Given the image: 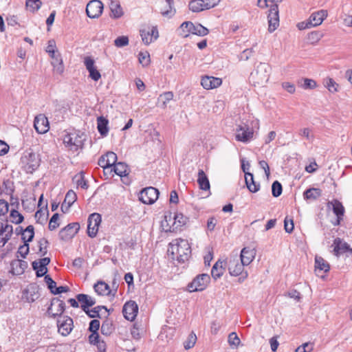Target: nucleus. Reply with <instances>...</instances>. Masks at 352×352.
I'll use <instances>...</instances> for the list:
<instances>
[{
    "mask_svg": "<svg viewBox=\"0 0 352 352\" xmlns=\"http://www.w3.org/2000/svg\"><path fill=\"white\" fill-rule=\"evenodd\" d=\"M283 0H258V6L262 8L270 7L268 19V31L273 32L279 26V14L278 3Z\"/></svg>",
    "mask_w": 352,
    "mask_h": 352,
    "instance_id": "nucleus-1",
    "label": "nucleus"
},
{
    "mask_svg": "<svg viewBox=\"0 0 352 352\" xmlns=\"http://www.w3.org/2000/svg\"><path fill=\"white\" fill-rule=\"evenodd\" d=\"M175 243L170 244L171 253L175 255L179 263L188 261L191 254V248L186 239H175Z\"/></svg>",
    "mask_w": 352,
    "mask_h": 352,
    "instance_id": "nucleus-2",
    "label": "nucleus"
},
{
    "mask_svg": "<svg viewBox=\"0 0 352 352\" xmlns=\"http://www.w3.org/2000/svg\"><path fill=\"white\" fill-rule=\"evenodd\" d=\"M188 221V218L182 213L176 212L173 217L172 214L169 213L168 215L165 216V220L162 222V226H165L164 223H166V226L168 227L166 230V232H177L185 226Z\"/></svg>",
    "mask_w": 352,
    "mask_h": 352,
    "instance_id": "nucleus-3",
    "label": "nucleus"
},
{
    "mask_svg": "<svg viewBox=\"0 0 352 352\" xmlns=\"http://www.w3.org/2000/svg\"><path fill=\"white\" fill-rule=\"evenodd\" d=\"M271 72L270 66L265 63H260L256 69L250 74V80L254 85L266 83L270 78Z\"/></svg>",
    "mask_w": 352,
    "mask_h": 352,
    "instance_id": "nucleus-4",
    "label": "nucleus"
},
{
    "mask_svg": "<svg viewBox=\"0 0 352 352\" xmlns=\"http://www.w3.org/2000/svg\"><path fill=\"white\" fill-rule=\"evenodd\" d=\"M41 159L32 149L26 150L22 157L21 163L27 173H32L40 166Z\"/></svg>",
    "mask_w": 352,
    "mask_h": 352,
    "instance_id": "nucleus-5",
    "label": "nucleus"
},
{
    "mask_svg": "<svg viewBox=\"0 0 352 352\" xmlns=\"http://www.w3.org/2000/svg\"><path fill=\"white\" fill-rule=\"evenodd\" d=\"M181 36L186 38L190 34L204 36L209 33V30L199 23L194 24L191 21H185L180 25Z\"/></svg>",
    "mask_w": 352,
    "mask_h": 352,
    "instance_id": "nucleus-6",
    "label": "nucleus"
},
{
    "mask_svg": "<svg viewBox=\"0 0 352 352\" xmlns=\"http://www.w3.org/2000/svg\"><path fill=\"white\" fill-rule=\"evenodd\" d=\"M85 141V135L80 131L67 133L63 138V143L73 151L82 148Z\"/></svg>",
    "mask_w": 352,
    "mask_h": 352,
    "instance_id": "nucleus-7",
    "label": "nucleus"
},
{
    "mask_svg": "<svg viewBox=\"0 0 352 352\" xmlns=\"http://www.w3.org/2000/svg\"><path fill=\"white\" fill-rule=\"evenodd\" d=\"M210 278L208 274H199L188 285V290L190 292L203 291L206 289L208 284L210 283Z\"/></svg>",
    "mask_w": 352,
    "mask_h": 352,
    "instance_id": "nucleus-8",
    "label": "nucleus"
},
{
    "mask_svg": "<svg viewBox=\"0 0 352 352\" xmlns=\"http://www.w3.org/2000/svg\"><path fill=\"white\" fill-rule=\"evenodd\" d=\"M219 0H191L189 3V9L194 12H199L215 7Z\"/></svg>",
    "mask_w": 352,
    "mask_h": 352,
    "instance_id": "nucleus-9",
    "label": "nucleus"
},
{
    "mask_svg": "<svg viewBox=\"0 0 352 352\" xmlns=\"http://www.w3.org/2000/svg\"><path fill=\"white\" fill-rule=\"evenodd\" d=\"M65 310V302L60 300L58 298H53L51 300L50 305L47 308V314L53 318L57 316L60 318Z\"/></svg>",
    "mask_w": 352,
    "mask_h": 352,
    "instance_id": "nucleus-10",
    "label": "nucleus"
},
{
    "mask_svg": "<svg viewBox=\"0 0 352 352\" xmlns=\"http://www.w3.org/2000/svg\"><path fill=\"white\" fill-rule=\"evenodd\" d=\"M159 191L154 187H146L142 190L139 195V199L144 204H153L157 199Z\"/></svg>",
    "mask_w": 352,
    "mask_h": 352,
    "instance_id": "nucleus-11",
    "label": "nucleus"
},
{
    "mask_svg": "<svg viewBox=\"0 0 352 352\" xmlns=\"http://www.w3.org/2000/svg\"><path fill=\"white\" fill-rule=\"evenodd\" d=\"M58 332L63 336H68L74 328V322L68 316H63L57 320Z\"/></svg>",
    "mask_w": 352,
    "mask_h": 352,
    "instance_id": "nucleus-12",
    "label": "nucleus"
},
{
    "mask_svg": "<svg viewBox=\"0 0 352 352\" xmlns=\"http://www.w3.org/2000/svg\"><path fill=\"white\" fill-rule=\"evenodd\" d=\"M116 161L117 155L112 151H109L99 158L98 164L104 169V172L110 170V173H112V166L115 164Z\"/></svg>",
    "mask_w": 352,
    "mask_h": 352,
    "instance_id": "nucleus-13",
    "label": "nucleus"
},
{
    "mask_svg": "<svg viewBox=\"0 0 352 352\" xmlns=\"http://www.w3.org/2000/svg\"><path fill=\"white\" fill-rule=\"evenodd\" d=\"M80 225L78 223H72L62 228L59 232V238L64 241L72 239L78 232Z\"/></svg>",
    "mask_w": 352,
    "mask_h": 352,
    "instance_id": "nucleus-14",
    "label": "nucleus"
},
{
    "mask_svg": "<svg viewBox=\"0 0 352 352\" xmlns=\"http://www.w3.org/2000/svg\"><path fill=\"white\" fill-rule=\"evenodd\" d=\"M102 217L98 213H93L88 218L87 234L94 238L96 236Z\"/></svg>",
    "mask_w": 352,
    "mask_h": 352,
    "instance_id": "nucleus-15",
    "label": "nucleus"
},
{
    "mask_svg": "<svg viewBox=\"0 0 352 352\" xmlns=\"http://www.w3.org/2000/svg\"><path fill=\"white\" fill-rule=\"evenodd\" d=\"M103 10V4L99 0L90 1L86 7L87 15L91 19L98 18Z\"/></svg>",
    "mask_w": 352,
    "mask_h": 352,
    "instance_id": "nucleus-16",
    "label": "nucleus"
},
{
    "mask_svg": "<svg viewBox=\"0 0 352 352\" xmlns=\"http://www.w3.org/2000/svg\"><path fill=\"white\" fill-rule=\"evenodd\" d=\"M13 233L12 226L8 223H4L0 219V248H3L10 239Z\"/></svg>",
    "mask_w": 352,
    "mask_h": 352,
    "instance_id": "nucleus-17",
    "label": "nucleus"
},
{
    "mask_svg": "<svg viewBox=\"0 0 352 352\" xmlns=\"http://www.w3.org/2000/svg\"><path fill=\"white\" fill-rule=\"evenodd\" d=\"M122 312L127 320L133 321L138 314V306L135 301L130 300L124 305Z\"/></svg>",
    "mask_w": 352,
    "mask_h": 352,
    "instance_id": "nucleus-18",
    "label": "nucleus"
},
{
    "mask_svg": "<svg viewBox=\"0 0 352 352\" xmlns=\"http://www.w3.org/2000/svg\"><path fill=\"white\" fill-rule=\"evenodd\" d=\"M253 130L247 125H240L236 129V140L239 142H248L253 138Z\"/></svg>",
    "mask_w": 352,
    "mask_h": 352,
    "instance_id": "nucleus-19",
    "label": "nucleus"
},
{
    "mask_svg": "<svg viewBox=\"0 0 352 352\" xmlns=\"http://www.w3.org/2000/svg\"><path fill=\"white\" fill-rule=\"evenodd\" d=\"M34 126L36 132L40 134L47 133L50 129L47 118L43 114H40L36 116L34 118Z\"/></svg>",
    "mask_w": 352,
    "mask_h": 352,
    "instance_id": "nucleus-20",
    "label": "nucleus"
},
{
    "mask_svg": "<svg viewBox=\"0 0 352 352\" xmlns=\"http://www.w3.org/2000/svg\"><path fill=\"white\" fill-rule=\"evenodd\" d=\"M84 65L87 70L89 72V76L92 80L98 81L101 78L100 73L95 66V61L91 56L85 57Z\"/></svg>",
    "mask_w": 352,
    "mask_h": 352,
    "instance_id": "nucleus-21",
    "label": "nucleus"
},
{
    "mask_svg": "<svg viewBox=\"0 0 352 352\" xmlns=\"http://www.w3.org/2000/svg\"><path fill=\"white\" fill-rule=\"evenodd\" d=\"M333 246H334L333 252L336 256H339L340 254L345 252H349L350 256H352V248L340 238L337 237L334 239Z\"/></svg>",
    "mask_w": 352,
    "mask_h": 352,
    "instance_id": "nucleus-22",
    "label": "nucleus"
},
{
    "mask_svg": "<svg viewBox=\"0 0 352 352\" xmlns=\"http://www.w3.org/2000/svg\"><path fill=\"white\" fill-rule=\"evenodd\" d=\"M140 35L143 43L146 45H148L158 38L159 34L157 28L153 26L151 28H148V30H140Z\"/></svg>",
    "mask_w": 352,
    "mask_h": 352,
    "instance_id": "nucleus-23",
    "label": "nucleus"
},
{
    "mask_svg": "<svg viewBox=\"0 0 352 352\" xmlns=\"http://www.w3.org/2000/svg\"><path fill=\"white\" fill-rule=\"evenodd\" d=\"M76 298L80 304V308L85 312L88 311L89 307L94 306L96 302L95 298L87 294H79L76 295Z\"/></svg>",
    "mask_w": 352,
    "mask_h": 352,
    "instance_id": "nucleus-24",
    "label": "nucleus"
},
{
    "mask_svg": "<svg viewBox=\"0 0 352 352\" xmlns=\"http://www.w3.org/2000/svg\"><path fill=\"white\" fill-rule=\"evenodd\" d=\"M241 168L243 169V171L245 173V184H246L248 189L251 192H258L260 189V184L258 183H256L254 182L253 174L245 170V164H242Z\"/></svg>",
    "mask_w": 352,
    "mask_h": 352,
    "instance_id": "nucleus-25",
    "label": "nucleus"
},
{
    "mask_svg": "<svg viewBox=\"0 0 352 352\" xmlns=\"http://www.w3.org/2000/svg\"><path fill=\"white\" fill-rule=\"evenodd\" d=\"M222 84V80L220 78L206 76L202 77L201 85L206 89H212L219 87Z\"/></svg>",
    "mask_w": 352,
    "mask_h": 352,
    "instance_id": "nucleus-26",
    "label": "nucleus"
},
{
    "mask_svg": "<svg viewBox=\"0 0 352 352\" xmlns=\"http://www.w3.org/2000/svg\"><path fill=\"white\" fill-rule=\"evenodd\" d=\"M49 55L52 59V65L54 67V72L62 74L64 72V65L60 53L57 51L54 52V54L51 53Z\"/></svg>",
    "mask_w": 352,
    "mask_h": 352,
    "instance_id": "nucleus-27",
    "label": "nucleus"
},
{
    "mask_svg": "<svg viewBox=\"0 0 352 352\" xmlns=\"http://www.w3.org/2000/svg\"><path fill=\"white\" fill-rule=\"evenodd\" d=\"M244 266L245 265L238 259L230 260L228 264L229 273L231 276H237L243 273Z\"/></svg>",
    "mask_w": 352,
    "mask_h": 352,
    "instance_id": "nucleus-28",
    "label": "nucleus"
},
{
    "mask_svg": "<svg viewBox=\"0 0 352 352\" xmlns=\"http://www.w3.org/2000/svg\"><path fill=\"white\" fill-rule=\"evenodd\" d=\"M327 16V12L324 10L313 13L309 19L310 26H317L320 25Z\"/></svg>",
    "mask_w": 352,
    "mask_h": 352,
    "instance_id": "nucleus-29",
    "label": "nucleus"
},
{
    "mask_svg": "<svg viewBox=\"0 0 352 352\" xmlns=\"http://www.w3.org/2000/svg\"><path fill=\"white\" fill-rule=\"evenodd\" d=\"M255 256V251L249 248H244L241 252V262L245 265H248L254 260Z\"/></svg>",
    "mask_w": 352,
    "mask_h": 352,
    "instance_id": "nucleus-30",
    "label": "nucleus"
},
{
    "mask_svg": "<svg viewBox=\"0 0 352 352\" xmlns=\"http://www.w3.org/2000/svg\"><path fill=\"white\" fill-rule=\"evenodd\" d=\"M331 206H332L333 213L337 217H338V219H340V217H344L345 210L342 204L340 201L338 199H333L328 201L327 207L330 208Z\"/></svg>",
    "mask_w": 352,
    "mask_h": 352,
    "instance_id": "nucleus-31",
    "label": "nucleus"
},
{
    "mask_svg": "<svg viewBox=\"0 0 352 352\" xmlns=\"http://www.w3.org/2000/svg\"><path fill=\"white\" fill-rule=\"evenodd\" d=\"M162 15L166 18H171L175 14V9L173 8V0H165V5L160 9Z\"/></svg>",
    "mask_w": 352,
    "mask_h": 352,
    "instance_id": "nucleus-32",
    "label": "nucleus"
},
{
    "mask_svg": "<svg viewBox=\"0 0 352 352\" xmlns=\"http://www.w3.org/2000/svg\"><path fill=\"white\" fill-rule=\"evenodd\" d=\"M197 183L200 189L203 190H210V186L209 179L204 173V171L201 169L199 170L198 175H197Z\"/></svg>",
    "mask_w": 352,
    "mask_h": 352,
    "instance_id": "nucleus-33",
    "label": "nucleus"
},
{
    "mask_svg": "<svg viewBox=\"0 0 352 352\" xmlns=\"http://www.w3.org/2000/svg\"><path fill=\"white\" fill-rule=\"evenodd\" d=\"M95 292L101 296L107 295L109 296L111 294V289L108 284L104 283V281H98L94 286Z\"/></svg>",
    "mask_w": 352,
    "mask_h": 352,
    "instance_id": "nucleus-34",
    "label": "nucleus"
},
{
    "mask_svg": "<svg viewBox=\"0 0 352 352\" xmlns=\"http://www.w3.org/2000/svg\"><path fill=\"white\" fill-rule=\"evenodd\" d=\"M330 270L329 264L321 256L315 257V271L327 272Z\"/></svg>",
    "mask_w": 352,
    "mask_h": 352,
    "instance_id": "nucleus-35",
    "label": "nucleus"
},
{
    "mask_svg": "<svg viewBox=\"0 0 352 352\" xmlns=\"http://www.w3.org/2000/svg\"><path fill=\"white\" fill-rule=\"evenodd\" d=\"M108 123V120L103 116H100L97 118V128L98 132L102 136H106L109 132Z\"/></svg>",
    "mask_w": 352,
    "mask_h": 352,
    "instance_id": "nucleus-36",
    "label": "nucleus"
},
{
    "mask_svg": "<svg viewBox=\"0 0 352 352\" xmlns=\"http://www.w3.org/2000/svg\"><path fill=\"white\" fill-rule=\"evenodd\" d=\"M322 195V190L320 188H311L306 190L304 193V199L307 200H316Z\"/></svg>",
    "mask_w": 352,
    "mask_h": 352,
    "instance_id": "nucleus-37",
    "label": "nucleus"
},
{
    "mask_svg": "<svg viewBox=\"0 0 352 352\" xmlns=\"http://www.w3.org/2000/svg\"><path fill=\"white\" fill-rule=\"evenodd\" d=\"M111 16L118 19L123 15V11L120 3L118 1H111L109 4Z\"/></svg>",
    "mask_w": 352,
    "mask_h": 352,
    "instance_id": "nucleus-38",
    "label": "nucleus"
},
{
    "mask_svg": "<svg viewBox=\"0 0 352 352\" xmlns=\"http://www.w3.org/2000/svg\"><path fill=\"white\" fill-rule=\"evenodd\" d=\"M12 270L16 274H21L28 267V263L23 260H14L11 263Z\"/></svg>",
    "mask_w": 352,
    "mask_h": 352,
    "instance_id": "nucleus-39",
    "label": "nucleus"
},
{
    "mask_svg": "<svg viewBox=\"0 0 352 352\" xmlns=\"http://www.w3.org/2000/svg\"><path fill=\"white\" fill-rule=\"evenodd\" d=\"M223 262L219 261L212 267L211 275L214 280L219 278L224 273Z\"/></svg>",
    "mask_w": 352,
    "mask_h": 352,
    "instance_id": "nucleus-40",
    "label": "nucleus"
},
{
    "mask_svg": "<svg viewBox=\"0 0 352 352\" xmlns=\"http://www.w3.org/2000/svg\"><path fill=\"white\" fill-rule=\"evenodd\" d=\"M113 172L120 177L126 176L127 173V165L122 162L115 163L112 166Z\"/></svg>",
    "mask_w": 352,
    "mask_h": 352,
    "instance_id": "nucleus-41",
    "label": "nucleus"
},
{
    "mask_svg": "<svg viewBox=\"0 0 352 352\" xmlns=\"http://www.w3.org/2000/svg\"><path fill=\"white\" fill-rule=\"evenodd\" d=\"M73 182L76 184L78 187H80L83 189L88 188L87 182L85 179V176L82 172L76 174L72 179Z\"/></svg>",
    "mask_w": 352,
    "mask_h": 352,
    "instance_id": "nucleus-42",
    "label": "nucleus"
},
{
    "mask_svg": "<svg viewBox=\"0 0 352 352\" xmlns=\"http://www.w3.org/2000/svg\"><path fill=\"white\" fill-rule=\"evenodd\" d=\"M34 236V228L33 226H28L25 230L23 236H21L22 240L24 243H28L32 241Z\"/></svg>",
    "mask_w": 352,
    "mask_h": 352,
    "instance_id": "nucleus-43",
    "label": "nucleus"
},
{
    "mask_svg": "<svg viewBox=\"0 0 352 352\" xmlns=\"http://www.w3.org/2000/svg\"><path fill=\"white\" fill-rule=\"evenodd\" d=\"M173 93L172 91H166L160 95L158 101L162 102V107L166 108L167 104L173 100Z\"/></svg>",
    "mask_w": 352,
    "mask_h": 352,
    "instance_id": "nucleus-44",
    "label": "nucleus"
},
{
    "mask_svg": "<svg viewBox=\"0 0 352 352\" xmlns=\"http://www.w3.org/2000/svg\"><path fill=\"white\" fill-rule=\"evenodd\" d=\"M41 0H26L25 6L28 10L32 12H36L41 6Z\"/></svg>",
    "mask_w": 352,
    "mask_h": 352,
    "instance_id": "nucleus-45",
    "label": "nucleus"
},
{
    "mask_svg": "<svg viewBox=\"0 0 352 352\" xmlns=\"http://www.w3.org/2000/svg\"><path fill=\"white\" fill-rule=\"evenodd\" d=\"M113 330L114 328L111 321L105 320L102 322L100 329L102 334L104 336H109L113 333Z\"/></svg>",
    "mask_w": 352,
    "mask_h": 352,
    "instance_id": "nucleus-46",
    "label": "nucleus"
},
{
    "mask_svg": "<svg viewBox=\"0 0 352 352\" xmlns=\"http://www.w3.org/2000/svg\"><path fill=\"white\" fill-rule=\"evenodd\" d=\"M77 199V196L75 192L72 190H69L65 197V202L67 203L66 210H68L69 208L72 206V205L76 201Z\"/></svg>",
    "mask_w": 352,
    "mask_h": 352,
    "instance_id": "nucleus-47",
    "label": "nucleus"
},
{
    "mask_svg": "<svg viewBox=\"0 0 352 352\" xmlns=\"http://www.w3.org/2000/svg\"><path fill=\"white\" fill-rule=\"evenodd\" d=\"M197 341V336L194 332H191L187 340L184 342V346L185 349L188 350L194 346Z\"/></svg>",
    "mask_w": 352,
    "mask_h": 352,
    "instance_id": "nucleus-48",
    "label": "nucleus"
},
{
    "mask_svg": "<svg viewBox=\"0 0 352 352\" xmlns=\"http://www.w3.org/2000/svg\"><path fill=\"white\" fill-rule=\"evenodd\" d=\"M32 268L36 270L37 277H41L45 275L47 272V267L41 266L38 265V263L35 261L32 262Z\"/></svg>",
    "mask_w": 352,
    "mask_h": 352,
    "instance_id": "nucleus-49",
    "label": "nucleus"
},
{
    "mask_svg": "<svg viewBox=\"0 0 352 352\" xmlns=\"http://www.w3.org/2000/svg\"><path fill=\"white\" fill-rule=\"evenodd\" d=\"M282 191H283V187H282L281 184L278 181L274 182L272 185V195L274 197H278L281 195Z\"/></svg>",
    "mask_w": 352,
    "mask_h": 352,
    "instance_id": "nucleus-50",
    "label": "nucleus"
},
{
    "mask_svg": "<svg viewBox=\"0 0 352 352\" xmlns=\"http://www.w3.org/2000/svg\"><path fill=\"white\" fill-rule=\"evenodd\" d=\"M1 188L3 191L7 195H11L14 192L13 182L10 179L3 181Z\"/></svg>",
    "mask_w": 352,
    "mask_h": 352,
    "instance_id": "nucleus-51",
    "label": "nucleus"
},
{
    "mask_svg": "<svg viewBox=\"0 0 352 352\" xmlns=\"http://www.w3.org/2000/svg\"><path fill=\"white\" fill-rule=\"evenodd\" d=\"M11 221L14 223L19 224L23 220V217L17 210L13 209L10 212Z\"/></svg>",
    "mask_w": 352,
    "mask_h": 352,
    "instance_id": "nucleus-52",
    "label": "nucleus"
},
{
    "mask_svg": "<svg viewBox=\"0 0 352 352\" xmlns=\"http://www.w3.org/2000/svg\"><path fill=\"white\" fill-rule=\"evenodd\" d=\"M299 135L305 138L309 142H312L314 139V135L309 128H303L300 129L298 132Z\"/></svg>",
    "mask_w": 352,
    "mask_h": 352,
    "instance_id": "nucleus-53",
    "label": "nucleus"
},
{
    "mask_svg": "<svg viewBox=\"0 0 352 352\" xmlns=\"http://www.w3.org/2000/svg\"><path fill=\"white\" fill-rule=\"evenodd\" d=\"M139 62L142 66H148L150 63V55L148 52H140L138 54Z\"/></svg>",
    "mask_w": 352,
    "mask_h": 352,
    "instance_id": "nucleus-54",
    "label": "nucleus"
},
{
    "mask_svg": "<svg viewBox=\"0 0 352 352\" xmlns=\"http://www.w3.org/2000/svg\"><path fill=\"white\" fill-rule=\"evenodd\" d=\"M58 218L59 214L58 213H55L52 215L48 225V228L50 230H54L59 226V223L58 222Z\"/></svg>",
    "mask_w": 352,
    "mask_h": 352,
    "instance_id": "nucleus-55",
    "label": "nucleus"
},
{
    "mask_svg": "<svg viewBox=\"0 0 352 352\" xmlns=\"http://www.w3.org/2000/svg\"><path fill=\"white\" fill-rule=\"evenodd\" d=\"M129 44V38L126 36H118L114 41V45L118 47H122Z\"/></svg>",
    "mask_w": 352,
    "mask_h": 352,
    "instance_id": "nucleus-56",
    "label": "nucleus"
},
{
    "mask_svg": "<svg viewBox=\"0 0 352 352\" xmlns=\"http://www.w3.org/2000/svg\"><path fill=\"white\" fill-rule=\"evenodd\" d=\"M322 36V35L320 32H312L308 34L307 39L311 43L314 44L318 42L321 39Z\"/></svg>",
    "mask_w": 352,
    "mask_h": 352,
    "instance_id": "nucleus-57",
    "label": "nucleus"
},
{
    "mask_svg": "<svg viewBox=\"0 0 352 352\" xmlns=\"http://www.w3.org/2000/svg\"><path fill=\"white\" fill-rule=\"evenodd\" d=\"M228 343L230 346H237L240 343V339L235 332H232L228 336Z\"/></svg>",
    "mask_w": 352,
    "mask_h": 352,
    "instance_id": "nucleus-58",
    "label": "nucleus"
},
{
    "mask_svg": "<svg viewBox=\"0 0 352 352\" xmlns=\"http://www.w3.org/2000/svg\"><path fill=\"white\" fill-rule=\"evenodd\" d=\"M102 309V307L96 306L94 307L91 309H88V311H86V314L88 315L89 318H99L100 317V311Z\"/></svg>",
    "mask_w": 352,
    "mask_h": 352,
    "instance_id": "nucleus-59",
    "label": "nucleus"
},
{
    "mask_svg": "<svg viewBox=\"0 0 352 352\" xmlns=\"http://www.w3.org/2000/svg\"><path fill=\"white\" fill-rule=\"evenodd\" d=\"M304 84L302 85V88L305 89H312L316 87L317 84L314 80L309 78H304L303 79Z\"/></svg>",
    "mask_w": 352,
    "mask_h": 352,
    "instance_id": "nucleus-60",
    "label": "nucleus"
},
{
    "mask_svg": "<svg viewBox=\"0 0 352 352\" xmlns=\"http://www.w3.org/2000/svg\"><path fill=\"white\" fill-rule=\"evenodd\" d=\"M44 279L48 289L52 293V291H54L56 287V283L49 275H45Z\"/></svg>",
    "mask_w": 352,
    "mask_h": 352,
    "instance_id": "nucleus-61",
    "label": "nucleus"
},
{
    "mask_svg": "<svg viewBox=\"0 0 352 352\" xmlns=\"http://www.w3.org/2000/svg\"><path fill=\"white\" fill-rule=\"evenodd\" d=\"M29 244L24 243L23 245L19 246L18 253L21 255V257L25 258L29 253Z\"/></svg>",
    "mask_w": 352,
    "mask_h": 352,
    "instance_id": "nucleus-62",
    "label": "nucleus"
},
{
    "mask_svg": "<svg viewBox=\"0 0 352 352\" xmlns=\"http://www.w3.org/2000/svg\"><path fill=\"white\" fill-rule=\"evenodd\" d=\"M100 328V321L98 320H92L89 323V330L91 333H98Z\"/></svg>",
    "mask_w": 352,
    "mask_h": 352,
    "instance_id": "nucleus-63",
    "label": "nucleus"
},
{
    "mask_svg": "<svg viewBox=\"0 0 352 352\" xmlns=\"http://www.w3.org/2000/svg\"><path fill=\"white\" fill-rule=\"evenodd\" d=\"M338 86V85L332 78H328L326 81V87L331 92L336 91Z\"/></svg>",
    "mask_w": 352,
    "mask_h": 352,
    "instance_id": "nucleus-64",
    "label": "nucleus"
}]
</instances>
